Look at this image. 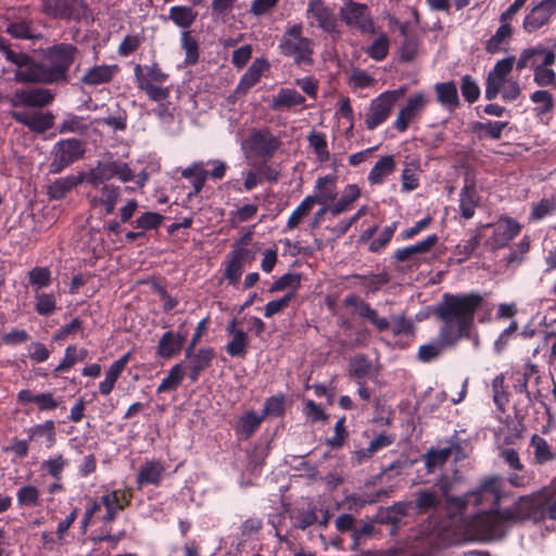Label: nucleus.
Returning <instances> with one entry per match:
<instances>
[{
  "label": "nucleus",
  "instance_id": "obj_11",
  "mask_svg": "<svg viewBox=\"0 0 556 556\" xmlns=\"http://www.w3.org/2000/svg\"><path fill=\"white\" fill-rule=\"evenodd\" d=\"M87 5L81 0H42L40 12L51 18H79L86 13Z\"/></svg>",
  "mask_w": 556,
  "mask_h": 556
},
{
  "label": "nucleus",
  "instance_id": "obj_49",
  "mask_svg": "<svg viewBox=\"0 0 556 556\" xmlns=\"http://www.w3.org/2000/svg\"><path fill=\"white\" fill-rule=\"evenodd\" d=\"M445 346H450V345L447 343H444L440 339L438 342L424 344V345L419 346V349H418L417 358L422 363H429V362L438 358L441 355V353L443 352V349Z\"/></svg>",
  "mask_w": 556,
  "mask_h": 556
},
{
  "label": "nucleus",
  "instance_id": "obj_51",
  "mask_svg": "<svg viewBox=\"0 0 556 556\" xmlns=\"http://www.w3.org/2000/svg\"><path fill=\"white\" fill-rule=\"evenodd\" d=\"M16 498L20 506L34 507L39 504V491L34 485H24L17 490Z\"/></svg>",
  "mask_w": 556,
  "mask_h": 556
},
{
  "label": "nucleus",
  "instance_id": "obj_46",
  "mask_svg": "<svg viewBox=\"0 0 556 556\" xmlns=\"http://www.w3.org/2000/svg\"><path fill=\"white\" fill-rule=\"evenodd\" d=\"M181 175L185 178L192 179L194 194H198L202 190V188L206 181L208 172L204 169V167L201 163H195L192 166L184 169Z\"/></svg>",
  "mask_w": 556,
  "mask_h": 556
},
{
  "label": "nucleus",
  "instance_id": "obj_36",
  "mask_svg": "<svg viewBox=\"0 0 556 556\" xmlns=\"http://www.w3.org/2000/svg\"><path fill=\"white\" fill-rule=\"evenodd\" d=\"M395 169V162L392 155L381 157L371 168L368 180L371 185H377Z\"/></svg>",
  "mask_w": 556,
  "mask_h": 556
},
{
  "label": "nucleus",
  "instance_id": "obj_17",
  "mask_svg": "<svg viewBox=\"0 0 556 556\" xmlns=\"http://www.w3.org/2000/svg\"><path fill=\"white\" fill-rule=\"evenodd\" d=\"M520 224L509 217L501 219L494 225L493 235L485 241L491 250H497L507 245L520 231Z\"/></svg>",
  "mask_w": 556,
  "mask_h": 556
},
{
  "label": "nucleus",
  "instance_id": "obj_62",
  "mask_svg": "<svg viewBox=\"0 0 556 556\" xmlns=\"http://www.w3.org/2000/svg\"><path fill=\"white\" fill-rule=\"evenodd\" d=\"M143 78L148 84H163L167 80L168 75L162 71L159 63L154 62L143 67Z\"/></svg>",
  "mask_w": 556,
  "mask_h": 556
},
{
  "label": "nucleus",
  "instance_id": "obj_64",
  "mask_svg": "<svg viewBox=\"0 0 556 556\" xmlns=\"http://www.w3.org/2000/svg\"><path fill=\"white\" fill-rule=\"evenodd\" d=\"M285 412V399L282 395L280 396H271L267 399L264 408L262 410V415L264 418L266 416H281Z\"/></svg>",
  "mask_w": 556,
  "mask_h": 556
},
{
  "label": "nucleus",
  "instance_id": "obj_8",
  "mask_svg": "<svg viewBox=\"0 0 556 556\" xmlns=\"http://www.w3.org/2000/svg\"><path fill=\"white\" fill-rule=\"evenodd\" d=\"M113 177H118L123 182H127L134 179V172L121 161H105L98 162L96 167L85 174V180L96 188Z\"/></svg>",
  "mask_w": 556,
  "mask_h": 556
},
{
  "label": "nucleus",
  "instance_id": "obj_48",
  "mask_svg": "<svg viewBox=\"0 0 556 556\" xmlns=\"http://www.w3.org/2000/svg\"><path fill=\"white\" fill-rule=\"evenodd\" d=\"M491 224L481 225L476 229V233L464 243H459L456 247L457 253L463 256V260L468 258L473 251L479 247L482 238L484 237L483 230L490 227Z\"/></svg>",
  "mask_w": 556,
  "mask_h": 556
},
{
  "label": "nucleus",
  "instance_id": "obj_39",
  "mask_svg": "<svg viewBox=\"0 0 556 556\" xmlns=\"http://www.w3.org/2000/svg\"><path fill=\"white\" fill-rule=\"evenodd\" d=\"M305 102V98L293 89H281L273 99L271 109L291 108L301 105Z\"/></svg>",
  "mask_w": 556,
  "mask_h": 556
},
{
  "label": "nucleus",
  "instance_id": "obj_7",
  "mask_svg": "<svg viewBox=\"0 0 556 556\" xmlns=\"http://www.w3.org/2000/svg\"><path fill=\"white\" fill-rule=\"evenodd\" d=\"M85 154V143L76 138L63 139L55 143L52 151L50 173L59 174L64 168L80 160Z\"/></svg>",
  "mask_w": 556,
  "mask_h": 556
},
{
  "label": "nucleus",
  "instance_id": "obj_61",
  "mask_svg": "<svg viewBox=\"0 0 556 556\" xmlns=\"http://www.w3.org/2000/svg\"><path fill=\"white\" fill-rule=\"evenodd\" d=\"M392 332L394 336H413L415 332V325L410 318L396 316L392 318Z\"/></svg>",
  "mask_w": 556,
  "mask_h": 556
},
{
  "label": "nucleus",
  "instance_id": "obj_56",
  "mask_svg": "<svg viewBox=\"0 0 556 556\" xmlns=\"http://www.w3.org/2000/svg\"><path fill=\"white\" fill-rule=\"evenodd\" d=\"M556 210V198L542 199L539 203L533 205L531 218L540 220L545 216L552 214Z\"/></svg>",
  "mask_w": 556,
  "mask_h": 556
},
{
  "label": "nucleus",
  "instance_id": "obj_5",
  "mask_svg": "<svg viewBox=\"0 0 556 556\" xmlns=\"http://www.w3.org/2000/svg\"><path fill=\"white\" fill-rule=\"evenodd\" d=\"M517 506L518 511L525 514V519L556 520V478L551 483V490L532 496H520Z\"/></svg>",
  "mask_w": 556,
  "mask_h": 556
},
{
  "label": "nucleus",
  "instance_id": "obj_52",
  "mask_svg": "<svg viewBox=\"0 0 556 556\" xmlns=\"http://www.w3.org/2000/svg\"><path fill=\"white\" fill-rule=\"evenodd\" d=\"M182 380L181 365H175L168 372L167 377L164 378L161 384L157 387V392H166L177 389Z\"/></svg>",
  "mask_w": 556,
  "mask_h": 556
},
{
  "label": "nucleus",
  "instance_id": "obj_24",
  "mask_svg": "<svg viewBox=\"0 0 556 556\" xmlns=\"http://www.w3.org/2000/svg\"><path fill=\"white\" fill-rule=\"evenodd\" d=\"M135 77L138 88L146 92L149 99L160 102L169 97L170 90L168 87H163L162 84H148L143 78V66L137 64L134 68Z\"/></svg>",
  "mask_w": 556,
  "mask_h": 556
},
{
  "label": "nucleus",
  "instance_id": "obj_25",
  "mask_svg": "<svg viewBox=\"0 0 556 556\" xmlns=\"http://www.w3.org/2000/svg\"><path fill=\"white\" fill-rule=\"evenodd\" d=\"M268 63L266 60L256 59L242 76L239 85L235 90V94L242 96L254 86L261 78L262 74L267 70Z\"/></svg>",
  "mask_w": 556,
  "mask_h": 556
},
{
  "label": "nucleus",
  "instance_id": "obj_32",
  "mask_svg": "<svg viewBox=\"0 0 556 556\" xmlns=\"http://www.w3.org/2000/svg\"><path fill=\"white\" fill-rule=\"evenodd\" d=\"M129 355V353L125 354L110 366L105 374V379L99 386V390L102 394L108 395L111 393L116 380L128 363Z\"/></svg>",
  "mask_w": 556,
  "mask_h": 556
},
{
  "label": "nucleus",
  "instance_id": "obj_12",
  "mask_svg": "<svg viewBox=\"0 0 556 556\" xmlns=\"http://www.w3.org/2000/svg\"><path fill=\"white\" fill-rule=\"evenodd\" d=\"M341 20L350 27H355L362 33H372L374 23L368 13V7L353 0H344L339 11Z\"/></svg>",
  "mask_w": 556,
  "mask_h": 556
},
{
  "label": "nucleus",
  "instance_id": "obj_42",
  "mask_svg": "<svg viewBox=\"0 0 556 556\" xmlns=\"http://www.w3.org/2000/svg\"><path fill=\"white\" fill-rule=\"evenodd\" d=\"M315 205V197L308 195L306 197L300 205L293 211L291 216L289 217L287 222V228L292 230L295 229L301 222L309 215V213L313 210V206Z\"/></svg>",
  "mask_w": 556,
  "mask_h": 556
},
{
  "label": "nucleus",
  "instance_id": "obj_13",
  "mask_svg": "<svg viewBox=\"0 0 556 556\" xmlns=\"http://www.w3.org/2000/svg\"><path fill=\"white\" fill-rule=\"evenodd\" d=\"M247 142L256 155L265 159L271 157L281 144L268 128L253 129Z\"/></svg>",
  "mask_w": 556,
  "mask_h": 556
},
{
  "label": "nucleus",
  "instance_id": "obj_35",
  "mask_svg": "<svg viewBox=\"0 0 556 556\" xmlns=\"http://www.w3.org/2000/svg\"><path fill=\"white\" fill-rule=\"evenodd\" d=\"M121 198V189L114 185H104L101 188V195L93 198V205H103L106 214L114 212L115 205Z\"/></svg>",
  "mask_w": 556,
  "mask_h": 556
},
{
  "label": "nucleus",
  "instance_id": "obj_27",
  "mask_svg": "<svg viewBox=\"0 0 556 556\" xmlns=\"http://www.w3.org/2000/svg\"><path fill=\"white\" fill-rule=\"evenodd\" d=\"M437 235L428 236L425 240L416 244L397 250L394 254V257L397 262L412 261L416 255L429 252L437 244Z\"/></svg>",
  "mask_w": 556,
  "mask_h": 556
},
{
  "label": "nucleus",
  "instance_id": "obj_58",
  "mask_svg": "<svg viewBox=\"0 0 556 556\" xmlns=\"http://www.w3.org/2000/svg\"><path fill=\"white\" fill-rule=\"evenodd\" d=\"M29 283L37 288H43L51 282V273L47 267H34L28 271Z\"/></svg>",
  "mask_w": 556,
  "mask_h": 556
},
{
  "label": "nucleus",
  "instance_id": "obj_16",
  "mask_svg": "<svg viewBox=\"0 0 556 556\" xmlns=\"http://www.w3.org/2000/svg\"><path fill=\"white\" fill-rule=\"evenodd\" d=\"M556 13V0H542L525 17L523 28L528 33L535 31L549 23Z\"/></svg>",
  "mask_w": 556,
  "mask_h": 556
},
{
  "label": "nucleus",
  "instance_id": "obj_26",
  "mask_svg": "<svg viewBox=\"0 0 556 556\" xmlns=\"http://www.w3.org/2000/svg\"><path fill=\"white\" fill-rule=\"evenodd\" d=\"M513 34L511 25L509 23H502L495 34L485 41V51L490 54L507 51Z\"/></svg>",
  "mask_w": 556,
  "mask_h": 556
},
{
  "label": "nucleus",
  "instance_id": "obj_4",
  "mask_svg": "<svg viewBox=\"0 0 556 556\" xmlns=\"http://www.w3.org/2000/svg\"><path fill=\"white\" fill-rule=\"evenodd\" d=\"M556 54L543 46L525 49L517 62V70L533 67V80L539 86H549L556 80V73L549 68L554 64Z\"/></svg>",
  "mask_w": 556,
  "mask_h": 556
},
{
  "label": "nucleus",
  "instance_id": "obj_20",
  "mask_svg": "<svg viewBox=\"0 0 556 556\" xmlns=\"http://www.w3.org/2000/svg\"><path fill=\"white\" fill-rule=\"evenodd\" d=\"M11 116L36 134H42L52 128L54 119L51 112L27 113L14 111L11 113Z\"/></svg>",
  "mask_w": 556,
  "mask_h": 556
},
{
  "label": "nucleus",
  "instance_id": "obj_30",
  "mask_svg": "<svg viewBox=\"0 0 556 556\" xmlns=\"http://www.w3.org/2000/svg\"><path fill=\"white\" fill-rule=\"evenodd\" d=\"M188 358L190 359L189 378L191 381H195L200 372L210 367L214 352L212 349H200L198 353L192 351V355Z\"/></svg>",
  "mask_w": 556,
  "mask_h": 556
},
{
  "label": "nucleus",
  "instance_id": "obj_22",
  "mask_svg": "<svg viewBox=\"0 0 556 556\" xmlns=\"http://www.w3.org/2000/svg\"><path fill=\"white\" fill-rule=\"evenodd\" d=\"M413 502H396L393 505L382 508L377 514V520L380 523L391 525L393 528H397L402 522V519L408 515Z\"/></svg>",
  "mask_w": 556,
  "mask_h": 556
},
{
  "label": "nucleus",
  "instance_id": "obj_59",
  "mask_svg": "<svg viewBox=\"0 0 556 556\" xmlns=\"http://www.w3.org/2000/svg\"><path fill=\"white\" fill-rule=\"evenodd\" d=\"M301 283V275L288 273L277 279L270 287V292L285 290L287 288H292L296 290Z\"/></svg>",
  "mask_w": 556,
  "mask_h": 556
},
{
  "label": "nucleus",
  "instance_id": "obj_29",
  "mask_svg": "<svg viewBox=\"0 0 556 556\" xmlns=\"http://www.w3.org/2000/svg\"><path fill=\"white\" fill-rule=\"evenodd\" d=\"M438 101L450 110L459 105L458 91L455 83H439L434 86Z\"/></svg>",
  "mask_w": 556,
  "mask_h": 556
},
{
  "label": "nucleus",
  "instance_id": "obj_55",
  "mask_svg": "<svg viewBox=\"0 0 556 556\" xmlns=\"http://www.w3.org/2000/svg\"><path fill=\"white\" fill-rule=\"evenodd\" d=\"M0 52L5 55V59L16 66V70H21L25 61L28 60V54L25 52H16L11 49L7 40L0 36Z\"/></svg>",
  "mask_w": 556,
  "mask_h": 556
},
{
  "label": "nucleus",
  "instance_id": "obj_63",
  "mask_svg": "<svg viewBox=\"0 0 556 556\" xmlns=\"http://www.w3.org/2000/svg\"><path fill=\"white\" fill-rule=\"evenodd\" d=\"M460 90L463 97L469 103H473L475 101H477L480 96V89L478 85L469 75H466L462 78Z\"/></svg>",
  "mask_w": 556,
  "mask_h": 556
},
{
  "label": "nucleus",
  "instance_id": "obj_53",
  "mask_svg": "<svg viewBox=\"0 0 556 556\" xmlns=\"http://www.w3.org/2000/svg\"><path fill=\"white\" fill-rule=\"evenodd\" d=\"M359 316L369 320L379 331H386L390 328V323L384 317H379L375 308L368 303L361 306Z\"/></svg>",
  "mask_w": 556,
  "mask_h": 556
},
{
  "label": "nucleus",
  "instance_id": "obj_31",
  "mask_svg": "<svg viewBox=\"0 0 556 556\" xmlns=\"http://www.w3.org/2000/svg\"><path fill=\"white\" fill-rule=\"evenodd\" d=\"M5 31L15 39L39 40L42 34L33 27V23L27 20L12 22L7 26Z\"/></svg>",
  "mask_w": 556,
  "mask_h": 556
},
{
  "label": "nucleus",
  "instance_id": "obj_40",
  "mask_svg": "<svg viewBox=\"0 0 556 556\" xmlns=\"http://www.w3.org/2000/svg\"><path fill=\"white\" fill-rule=\"evenodd\" d=\"M478 205L477 192L473 188L465 186L460 191L459 207L462 216L466 219L475 215V210Z\"/></svg>",
  "mask_w": 556,
  "mask_h": 556
},
{
  "label": "nucleus",
  "instance_id": "obj_43",
  "mask_svg": "<svg viewBox=\"0 0 556 556\" xmlns=\"http://www.w3.org/2000/svg\"><path fill=\"white\" fill-rule=\"evenodd\" d=\"M476 437L472 433H468L467 430L456 431L451 438L448 447L442 448L440 452H463L466 450H472V441Z\"/></svg>",
  "mask_w": 556,
  "mask_h": 556
},
{
  "label": "nucleus",
  "instance_id": "obj_47",
  "mask_svg": "<svg viewBox=\"0 0 556 556\" xmlns=\"http://www.w3.org/2000/svg\"><path fill=\"white\" fill-rule=\"evenodd\" d=\"M263 420L264 415L252 410L247 412L240 417L237 431L249 437L260 427Z\"/></svg>",
  "mask_w": 556,
  "mask_h": 556
},
{
  "label": "nucleus",
  "instance_id": "obj_14",
  "mask_svg": "<svg viewBox=\"0 0 556 556\" xmlns=\"http://www.w3.org/2000/svg\"><path fill=\"white\" fill-rule=\"evenodd\" d=\"M54 94L46 88L17 89L11 97L12 106L43 108L52 103Z\"/></svg>",
  "mask_w": 556,
  "mask_h": 556
},
{
  "label": "nucleus",
  "instance_id": "obj_41",
  "mask_svg": "<svg viewBox=\"0 0 556 556\" xmlns=\"http://www.w3.org/2000/svg\"><path fill=\"white\" fill-rule=\"evenodd\" d=\"M249 337L243 330H238L226 345V352L233 357L244 358L249 346Z\"/></svg>",
  "mask_w": 556,
  "mask_h": 556
},
{
  "label": "nucleus",
  "instance_id": "obj_28",
  "mask_svg": "<svg viewBox=\"0 0 556 556\" xmlns=\"http://www.w3.org/2000/svg\"><path fill=\"white\" fill-rule=\"evenodd\" d=\"M166 468L161 462H146L137 475V483L139 485L153 484L157 486Z\"/></svg>",
  "mask_w": 556,
  "mask_h": 556
},
{
  "label": "nucleus",
  "instance_id": "obj_38",
  "mask_svg": "<svg viewBox=\"0 0 556 556\" xmlns=\"http://www.w3.org/2000/svg\"><path fill=\"white\" fill-rule=\"evenodd\" d=\"M440 504L435 491L422 490L417 493L416 501L413 502L410 510H415L418 514H426L431 509H434Z\"/></svg>",
  "mask_w": 556,
  "mask_h": 556
},
{
  "label": "nucleus",
  "instance_id": "obj_10",
  "mask_svg": "<svg viewBox=\"0 0 556 556\" xmlns=\"http://www.w3.org/2000/svg\"><path fill=\"white\" fill-rule=\"evenodd\" d=\"M521 520H525V514L518 511L517 502L503 510H500L498 506L494 513L483 514L478 519L481 522V531L489 536H500L503 532L504 522Z\"/></svg>",
  "mask_w": 556,
  "mask_h": 556
},
{
  "label": "nucleus",
  "instance_id": "obj_3",
  "mask_svg": "<svg viewBox=\"0 0 556 556\" xmlns=\"http://www.w3.org/2000/svg\"><path fill=\"white\" fill-rule=\"evenodd\" d=\"M504 478L491 476L483 479L476 490L467 492L463 496L445 494L446 509L453 517L463 515L469 506L477 508L473 523L481 528L479 517L483 514L494 513L500 505L503 495Z\"/></svg>",
  "mask_w": 556,
  "mask_h": 556
},
{
  "label": "nucleus",
  "instance_id": "obj_21",
  "mask_svg": "<svg viewBox=\"0 0 556 556\" xmlns=\"http://www.w3.org/2000/svg\"><path fill=\"white\" fill-rule=\"evenodd\" d=\"M119 72L118 65H94L90 67L80 81L87 86H98L110 83L114 76Z\"/></svg>",
  "mask_w": 556,
  "mask_h": 556
},
{
  "label": "nucleus",
  "instance_id": "obj_2",
  "mask_svg": "<svg viewBox=\"0 0 556 556\" xmlns=\"http://www.w3.org/2000/svg\"><path fill=\"white\" fill-rule=\"evenodd\" d=\"M77 53L78 49L74 45L58 43L43 51V62H37L28 54L23 67L14 71L13 79L18 84L66 83Z\"/></svg>",
  "mask_w": 556,
  "mask_h": 556
},
{
  "label": "nucleus",
  "instance_id": "obj_34",
  "mask_svg": "<svg viewBox=\"0 0 556 556\" xmlns=\"http://www.w3.org/2000/svg\"><path fill=\"white\" fill-rule=\"evenodd\" d=\"M83 181H85V173L60 178L48 187V194L53 199H61Z\"/></svg>",
  "mask_w": 556,
  "mask_h": 556
},
{
  "label": "nucleus",
  "instance_id": "obj_6",
  "mask_svg": "<svg viewBox=\"0 0 556 556\" xmlns=\"http://www.w3.org/2000/svg\"><path fill=\"white\" fill-rule=\"evenodd\" d=\"M279 48L282 54L292 56L298 65L313 63V41L302 36L301 25H293L285 33Z\"/></svg>",
  "mask_w": 556,
  "mask_h": 556
},
{
  "label": "nucleus",
  "instance_id": "obj_54",
  "mask_svg": "<svg viewBox=\"0 0 556 556\" xmlns=\"http://www.w3.org/2000/svg\"><path fill=\"white\" fill-rule=\"evenodd\" d=\"M505 122H477L472 125V130L482 137L481 131H484L493 139H500L502 137L503 129L506 127Z\"/></svg>",
  "mask_w": 556,
  "mask_h": 556
},
{
  "label": "nucleus",
  "instance_id": "obj_50",
  "mask_svg": "<svg viewBox=\"0 0 556 556\" xmlns=\"http://www.w3.org/2000/svg\"><path fill=\"white\" fill-rule=\"evenodd\" d=\"M309 146L314 149L319 162H327L330 157L324 134L312 131L307 137Z\"/></svg>",
  "mask_w": 556,
  "mask_h": 556
},
{
  "label": "nucleus",
  "instance_id": "obj_15",
  "mask_svg": "<svg viewBox=\"0 0 556 556\" xmlns=\"http://www.w3.org/2000/svg\"><path fill=\"white\" fill-rule=\"evenodd\" d=\"M132 497L134 490L131 488L113 490L102 495V504L106 510L102 520L104 522L114 521L118 513L130 505Z\"/></svg>",
  "mask_w": 556,
  "mask_h": 556
},
{
  "label": "nucleus",
  "instance_id": "obj_57",
  "mask_svg": "<svg viewBox=\"0 0 556 556\" xmlns=\"http://www.w3.org/2000/svg\"><path fill=\"white\" fill-rule=\"evenodd\" d=\"M388 51L389 39L386 35H380L366 50L367 54L377 61L383 60Z\"/></svg>",
  "mask_w": 556,
  "mask_h": 556
},
{
  "label": "nucleus",
  "instance_id": "obj_23",
  "mask_svg": "<svg viewBox=\"0 0 556 556\" xmlns=\"http://www.w3.org/2000/svg\"><path fill=\"white\" fill-rule=\"evenodd\" d=\"M187 339V334L178 331L174 333L173 331L165 332L157 344V355L162 358H170L174 355L178 354Z\"/></svg>",
  "mask_w": 556,
  "mask_h": 556
},
{
  "label": "nucleus",
  "instance_id": "obj_37",
  "mask_svg": "<svg viewBox=\"0 0 556 556\" xmlns=\"http://www.w3.org/2000/svg\"><path fill=\"white\" fill-rule=\"evenodd\" d=\"M361 195V189L357 185L352 184L345 187L343 195L332 205L328 206V211L332 215H339L350 208L352 203Z\"/></svg>",
  "mask_w": 556,
  "mask_h": 556
},
{
  "label": "nucleus",
  "instance_id": "obj_45",
  "mask_svg": "<svg viewBox=\"0 0 556 556\" xmlns=\"http://www.w3.org/2000/svg\"><path fill=\"white\" fill-rule=\"evenodd\" d=\"M181 47L186 52L185 63L193 65L199 60V43L198 40L191 35V31L184 30L181 33Z\"/></svg>",
  "mask_w": 556,
  "mask_h": 556
},
{
  "label": "nucleus",
  "instance_id": "obj_19",
  "mask_svg": "<svg viewBox=\"0 0 556 556\" xmlns=\"http://www.w3.org/2000/svg\"><path fill=\"white\" fill-rule=\"evenodd\" d=\"M307 13L312 15L317 25L327 33L338 31V21L333 11L326 4L324 0H309Z\"/></svg>",
  "mask_w": 556,
  "mask_h": 556
},
{
  "label": "nucleus",
  "instance_id": "obj_60",
  "mask_svg": "<svg viewBox=\"0 0 556 556\" xmlns=\"http://www.w3.org/2000/svg\"><path fill=\"white\" fill-rule=\"evenodd\" d=\"M143 40L144 37L142 35H127L118 47L119 55L128 56L131 53L136 52L143 42Z\"/></svg>",
  "mask_w": 556,
  "mask_h": 556
},
{
  "label": "nucleus",
  "instance_id": "obj_18",
  "mask_svg": "<svg viewBox=\"0 0 556 556\" xmlns=\"http://www.w3.org/2000/svg\"><path fill=\"white\" fill-rule=\"evenodd\" d=\"M426 104L427 98L421 92H417L409 97L406 104L397 114V118L394 123L395 128L399 131L404 132L408 128L409 123L418 117Z\"/></svg>",
  "mask_w": 556,
  "mask_h": 556
},
{
  "label": "nucleus",
  "instance_id": "obj_1",
  "mask_svg": "<svg viewBox=\"0 0 556 556\" xmlns=\"http://www.w3.org/2000/svg\"><path fill=\"white\" fill-rule=\"evenodd\" d=\"M482 303L483 298L478 293L443 294L432 311L434 317L442 324L440 340L448 345H455L463 338H469L475 315Z\"/></svg>",
  "mask_w": 556,
  "mask_h": 556
},
{
  "label": "nucleus",
  "instance_id": "obj_33",
  "mask_svg": "<svg viewBox=\"0 0 556 556\" xmlns=\"http://www.w3.org/2000/svg\"><path fill=\"white\" fill-rule=\"evenodd\" d=\"M198 17L197 11L188 5H175L168 11V18L178 27L188 29Z\"/></svg>",
  "mask_w": 556,
  "mask_h": 556
},
{
  "label": "nucleus",
  "instance_id": "obj_9",
  "mask_svg": "<svg viewBox=\"0 0 556 556\" xmlns=\"http://www.w3.org/2000/svg\"><path fill=\"white\" fill-rule=\"evenodd\" d=\"M405 91V88H399L396 90L386 91L374 99L366 114V127L372 130L383 123L389 117L396 101L404 96Z\"/></svg>",
  "mask_w": 556,
  "mask_h": 556
},
{
  "label": "nucleus",
  "instance_id": "obj_44",
  "mask_svg": "<svg viewBox=\"0 0 556 556\" xmlns=\"http://www.w3.org/2000/svg\"><path fill=\"white\" fill-rule=\"evenodd\" d=\"M353 278L357 280L356 285L364 287L368 293L377 292L389 281L387 274L354 275Z\"/></svg>",
  "mask_w": 556,
  "mask_h": 556
}]
</instances>
